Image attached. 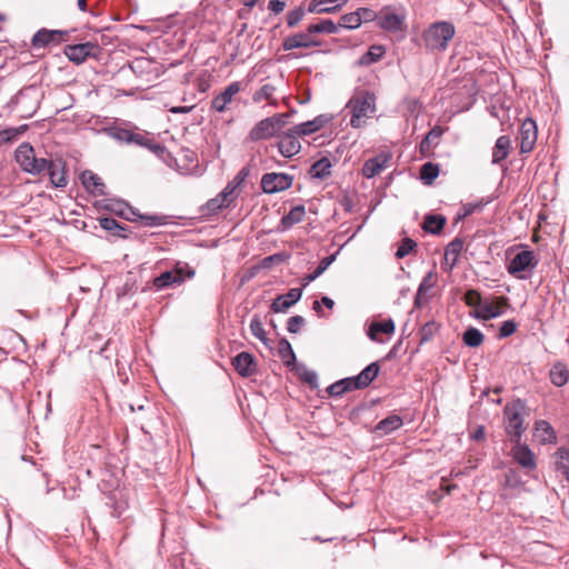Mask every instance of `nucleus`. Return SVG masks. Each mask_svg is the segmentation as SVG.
I'll use <instances>...</instances> for the list:
<instances>
[{
	"instance_id": "obj_1",
	"label": "nucleus",
	"mask_w": 569,
	"mask_h": 569,
	"mask_svg": "<svg viewBox=\"0 0 569 569\" xmlns=\"http://www.w3.org/2000/svg\"><path fill=\"white\" fill-rule=\"evenodd\" d=\"M346 110L351 114L350 126L361 128L376 111V97L369 91L357 92L346 104Z\"/></svg>"
},
{
	"instance_id": "obj_2",
	"label": "nucleus",
	"mask_w": 569,
	"mask_h": 569,
	"mask_svg": "<svg viewBox=\"0 0 569 569\" xmlns=\"http://www.w3.org/2000/svg\"><path fill=\"white\" fill-rule=\"evenodd\" d=\"M455 36V27L447 21L432 23L423 33L426 47L430 50H445Z\"/></svg>"
},
{
	"instance_id": "obj_3",
	"label": "nucleus",
	"mask_w": 569,
	"mask_h": 569,
	"mask_svg": "<svg viewBox=\"0 0 569 569\" xmlns=\"http://www.w3.org/2000/svg\"><path fill=\"white\" fill-rule=\"evenodd\" d=\"M14 157L24 172L38 176L47 170L48 160L46 158H38L34 149L29 143L20 144L14 152Z\"/></svg>"
},
{
	"instance_id": "obj_4",
	"label": "nucleus",
	"mask_w": 569,
	"mask_h": 569,
	"mask_svg": "<svg viewBox=\"0 0 569 569\" xmlns=\"http://www.w3.org/2000/svg\"><path fill=\"white\" fill-rule=\"evenodd\" d=\"M406 10L386 6L379 11L378 27L387 32H401L406 29Z\"/></svg>"
},
{
	"instance_id": "obj_5",
	"label": "nucleus",
	"mask_w": 569,
	"mask_h": 569,
	"mask_svg": "<svg viewBox=\"0 0 569 569\" xmlns=\"http://www.w3.org/2000/svg\"><path fill=\"white\" fill-rule=\"evenodd\" d=\"M538 264L535 252L532 250H521L507 264L508 272L518 278L527 279V271H531Z\"/></svg>"
},
{
	"instance_id": "obj_6",
	"label": "nucleus",
	"mask_w": 569,
	"mask_h": 569,
	"mask_svg": "<svg viewBox=\"0 0 569 569\" xmlns=\"http://www.w3.org/2000/svg\"><path fill=\"white\" fill-rule=\"evenodd\" d=\"M114 137L119 141L126 143H136L140 147L147 148L157 156H161L164 152V148L160 143L154 142L143 133L120 129L116 132Z\"/></svg>"
},
{
	"instance_id": "obj_7",
	"label": "nucleus",
	"mask_w": 569,
	"mask_h": 569,
	"mask_svg": "<svg viewBox=\"0 0 569 569\" xmlns=\"http://www.w3.org/2000/svg\"><path fill=\"white\" fill-rule=\"evenodd\" d=\"M379 373V366L376 362L367 366L358 376L341 379L346 392L368 387Z\"/></svg>"
},
{
	"instance_id": "obj_8",
	"label": "nucleus",
	"mask_w": 569,
	"mask_h": 569,
	"mask_svg": "<svg viewBox=\"0 0 569 569\" xmlns=\"http://www.w3.org/2000/svg\"><path fill=\"white\" fill-rule=\"evenodd\" d=\"M292 177L286 173H266L261 179V188L266 193H276L292 186Z\"/></svg>"
},
{
	"instance_id": "obj_9",
	"label": "nucleus",
	"mask_w": 569,
	"mask_h": 569,
	"mask_svg": "<svg viewBox=\"0 0 569 569\" xmlns=\"http://www.w3.org/2000/svg\"><path fill=\"white\" fill-rule=\"evenodd\" d=\"M506 416V431L509 436L516 438L515 441L518 442L522 432L525 431L523 419L520 415V411L516 406H507L505 408Z\"/></svg>"
},
{
	"instance_id": "obj_10",
	"label": "nucleus",
	"mask_w": 569,
	"mask_h": 569,
	"mask_svg": "<svg viewBox=\"0 0 569 569\" xmlns=\"http://www.w3.org/2000/svg\"><path fill=\"white\" fill-rule=\"evenodd\" d=\"M392 159L390 152L383 151L373 158L368 159L362 166L363 177L371 179L381 173L386 168L389 167V162Z\"/></svg>"
},
{
	"instance_id": "obj_11",
	"label": "nucleus",
	"mask_w": 569,
	"mask_h": 569,
	"mask_svg": "<svg viewBox=\"0 0 569 569\" xmlns=\"http://www.w3.org/2000/svg\"><path fill=\"white\" fill-rule=\"evenodd\" d=\"M508 305V299L505 297H496L492 300L483 301L480 309H477L475 317L479 319H492L502 315L503 309Z\"/></svg>"
},
{
	"instance_id": "obj_12",
	"label": "nucleus",
	"mask_w": 569,
	"mask_h": 569,
	"mask_svg": "<svg viewBox=\"0 0 569 569\" xmlns=\"http://www.w3.org/2000/svg\"><path fill=\"white\" fill-rule=\"evenodd\" d=\"M241 83L238 81L231 82L221 93L216 96L211 101V109L217 112H224L228 104L232 101L233 97L241 91Z\"/></svg>"
},
{
	"instance_id": "obj_13",
	"label": "nucleus",
	"mask_w": 569,
	"mask_h": 569,
	"mask_svg": "<svg viewBox=\"0 0 569 569\" xmlns=\"http://www.w3.org/2000/svg\"><path fill=\"white\" fill-rule=\"evenodd\" d=\"M537 141V126L532 119H526L520 127V151L530 152Z\"/></svg>"
},
{
	"instance_id": "obj_14",
	"label": "nucleus",
	"mask_w": 569,
	"mask_h": 569,
	"mask_svg": "<svg viewBox=\"0 0 569 569\" xmlns=\"http://www.w3.org/2000/svg\"><path fill=\"white\" fill-rule=\"evenodd\" d=\"M232 366L241 377H251L258 371L253 356L246 351L240 352L232 359Z\"/></svg>"
},
{
	"instance_id": "obj_15",
	"label": "nucleus",
	"mask_w": 569,
	"mask_h": 569,
	"mask_svg": "<svg viewBox=\"0 0 569 569\" xmlns=\"http://www.w3.org/2000/svg\"><path fill=\"white\" fill-rule=\"evenodd\" d=\"M298 137L299 134H296L292 128L280 137L278 149L283 157L291 158L300 151L301 144Z\"/></svg>"
},
{
	"instance_id": "obj_16",
	"label": "nucleus",
	"mask_w": 569,
	"mask_h": 569,
	"mask_svg": "<svg viewBox=\"0 0 569 569\" xmlns=\"http://www.w3.org/2000/svg\"><path fill=\"white\" fill-rule=\"evenodd\" d=\"M302 290L299 288L290 289L286 295L278 296L271 305V309L274 312H284L291 306L300 300Z\"/></svg>"
},
{
	"instance_id": "obj_17",
	"label": "nucleus",
	"mask_w": 569,
	"mask_h": 569,
	"mask_svg": "<svg viewBox=\"0 0 569 569\" xmlns=\"http://www.w3.org/2000/svg\"><path fill=\"white\" fill-rule=\"evenodd\" d=\"M64 162L61 159L48 160L47 172L51 183L57 188L66 187L68 183L64 170Z\"/></svg>"
},
{
	"instance_id": "obj_18",
	"label": "nucleus",
	"mask_w": 569,
	"mask_h": 569,
	"mask_svg": "<svg viewBox=\"0 0 569 569\" xmlns=\"http://www.w3.org/2000/svg\"><path fill=\"white\" fill-rule=\"evenodd\" d=\"M277 133L274 130V123L269 118L259 121L249 132V139L251 141H260L269 139Z\"/></svg>"
},
{
	"instance_id": "obj_19",
	"label": "nucleus",
	"mask_w": 569,
	"mask_h": 569,
	"mask_svg": "<svg viewBox=\"0 0 569 569\" xmlns=\"http://www.w3.org/2000/svg\"><path fill=\"white\" fill-rule=\"evenodd\" d=\"M512 457L523 468H536V459L533 452L526 445H521L519 441L516 442L515 447L512 448Z\"/></svg>"
},
{
	"instance_id": "obj_20",
	"label": "nucleus",
	"mask_w": 569,
	"mask_h": 569,
	"mask_svg": "<svg viewBox=\"0 0 569 569\" xmlns=\"http://www.w3.org/2000/svg\"><path fill=\"white\" fill-rule=\"evenodd\" d=\"M348 0H311L308 6L310 13H331L341 8Z\"/></svg>"
},
{
	"instance_id": "obj_21",
	"label": "nucleus",
	"mask_w": 569,
	"mask_h": 569,
	"mask_svg": "<svg viewBox=\"0 0 569 569\" xmlns=\"http://www.w3.org/2000/svg\"><path fill=\"white\" fill-rule=\"evenodd\" d=\"M311 33H297L293 36H290L284 39L283 41V49L284 50H292L297 48H310L318 46V42L315 41L311 37Z\"/></svg>"
},
{
	"instance_id": "obj_22",
	"label": "nucleus",
	"mask_w": 569,
	"mask_h": 569,
	"mask_svg": "<svg viewBox=\"0 0 569 569\" xmlns=\"http://www.w3.org/2000/svg\"><path fill=\"white\" fill-rule=\"evenodd\" d=\"M329 118L327 116L321 114L315 118L313 120L297 124L292 127V129L293 132H296V134L306 136L320 130L322 127L327 124Z\"/></svg>"
},
{
	"instance_id": "obj_23",
	"label": "nucleus",
	"mask_w": 569,
	"mask_h": 569,
	"mask_svg": "<svg viewBox=\"0 0 569 569\" xmlns=\"http://www.w3.org/2000/svg\"><path fill=\"white\" fill-rule=\"evenodd\" d=\"M62 32L57 30H39L32 38L34 48L46 47L50 43H58L61 40Z\"/></svg>"
},
{
	"instance_id": "obj_24",
	"label": "nucleus",
	"mask_w": 569,
	"mask_h": 569,
	"mask_svg": "<svg viewBox=\"0 0 569 569\" xmlns=\"http://www.w3.org/2000/svg\"><path fill=\"white\" fill-rule=\"evenodd\" d=\"M535 437L541 443H553L557 440L553 428L546 420H538L535 423Z\"/></svg>"
},
{
	"instance_id": "obj_25",
	"label": "nucleus",
	"mask_w": 569,
	"mask_h": 569,
	"mask_svg": "<svg viewBox=\"0 0 569 569\" xmlns=\"http://www.w3.org/2000/svg\"><path fill=\"white\" fill-rule=\"evenodd\" d=\"M92 48L93 46L89 42L68 46L66 48V56L69 58L70 61L81 63L90 54Z\"/></svg>"
},
{
	"instance_id": "obj_26",
	"label": "nucleus",
	"mask_w": 569,
	"mask_h": 569,
	"mask_svg": "<svg viewBox=\"0 0 569 569\" xmlns=\"http://www.w3.org/2000/svg\"><path fill=\"white\" fill-rule=\"evenodd\" d=\"M511 140L508 136H501L497 139L492 149V163L497 164L505 160L510 152Z\"/></svg>"
},
{
	"instance_id": "obj_27",
	"label": "nucleus",
	"mask_w": 569,
	"mask_h": 569,
	"mask_svg": "<svg viewBox=\"0 0 569 569\" xmlns=\"http://www.w3.org/2000/svg\"><path fill=\"white\" fill-rule=\"evenodd\" d=\"M81 181H82V184L84 186V188L89 192L94 193V194H103L104 193V191H103L104 184L101 181V178L98 177L92 171L87 170V171L82 172Z\"/></svg>"
},
{
	"instance_id": "obj_28",
	"label": "nucleus",
	"mask_w": 569,
	"mask_h": 569,
	"mask_svg": "<svg viewBox=\"0 0 569 569\" xmlns=\"http://www.w3.org/2000/svg\"><path fill=\"white\" fill-rule=\"evenodd\" d=\"M181 271V269H177L174 271H166L161 273L153 280L154 287L158 289H162L171 284H180L181 282H183Z\"/></svg>"
},
{
	"instance_id": "obj_29",
	"label": "nucleus",
	"mask_w": 569,
	"mask_h": 569,
	"mask_svg": "<svg viewBox=\"0 0 569 569\" xmlns=\"http://www.w3.org/2000/svg\"><path fill=\"white\" fill-rule=\"evenodd\" d=\"M395 332V323L392 319L383 321H375L370 325L368 337L373 341H379L378 333L392 335Z\"/></svg>"
},
{
	"instance_id": "obj_30",
	"label": "nucleus",
	"mask_w": 569,
	"mask_h": 569,
	"mask_svg": "<svg viewBox=\"0 0 569 569\" xmlns=\"http://www.w3.org/2000/svg\"><path fill=\"white\" fill-rule=\"evenodd\" d=\"M549 378L556 387L565 386L569 379L567 366L560 361L555 362L550 369Z\"/></svg>"
},
{
	"instance_id": "obj_31",
	"label": "nucleus",
	"mask_w": 569,
	"mask_h": 569,
	"mask_svg": "<svg viewBox=\"0 0 569 569\" xmlns=\"http://www.w3.org/2000/svg\"><path fill=\"white\" fill-rule=\"evenodd\" d=\"M463 249V241L461 239H453L446 247L445 250V263L452 269L458 261V257Z\"/></svg>"
},
{
	"instance_id": "obj_32",
	"label": "nucleus",
	"mask_w": 569,
	"mask_h": 569,
	"mask_svg": "<svg viewBox=\"0 0 569 569\" xmlns=\"http://www.w3.org/2000/svg\"><path fill=\"white\" fill-rule=\"evenodd\" d=\"M446 218L440 214H428L423 220V229L430 233H439L446 224Z\"/></svg>"
},
{
	"instance_id": "obj_33",
	"label": "nucleus",
	"mask_w": 569,
	"mask_h": 569,
	"mask_svg": "<svg viewBox=\"0 0 569 569\" xmlns=\"http://www.w3.org/2000/svg\"><path fill=\"white\" fill-rule=\"evenodd\" d=\"M331 173V162L328 158H321L310 168V174L316 179H325Z\"/></svg>"
},
{
	"instance_id": "obj_34",
	"label": "nucleus",
	"mask_w": 569,
	"mask_h": 569,
	"mask_svg": "<svg viewBox=\"0 0 569 569\" xmlns=\"http://www.w3.org/2000/svg\"><path fill=\"white\" fill-rule=\"evenodd\" d=\"M556 468L563 476H569V448L560 447L555 452Z\"/></svg>"
},
{
	"instance_id": "obj_35",
	"label": "nucleus",
	"mask_w": 569,
	"mask_h": 569,
	"mask_svg": "<svg viewBox=\"0 0 569 569\" xmlns=\"http://www.w3.org/2000/svg\"><path fill=\"white\" fill-rule=\"evenodd\" d=\"M462 341L470 348H477L482 345L483 335L479 329L470 327L463 332Z\"/></svg>"
},
{
	"instance_id": "obj_36",
	"label": "nucleus",
	"mask_w": 569,
	"mask_h": 569,
	"mask_svg": "<svg viewBox=\"0 0 569 569\" xmlns=\"http://www.w3.org/2000/svg\"><path fill=\"white\" fill-rule=\"evenodd\" d=\"M306 214V210L303 206L293 207L283 218L281 219V223L284 228H290L293 224L300 222Z\"/></svg>"
},
{
	"instance_id": "obj_37",
	"label": "nucleus",
	"mask_w": 569,
	"mask_h": 569,
	"mask_svg": "<svg viewBox=\"0 0 569 569\" xmlns=\"http://www.w3.org/2000/svg\"><path fill=\"white\" fill-rule=\"evenodd\" d=\"M309 33H337L338 26L332 20H321L318 23L310 24L307 29Z\"/></svg>"
},
{
	"instance_id": "obj_38",
	"label": "nucleus",
	"mask_w": 569,
	"mask_h": 569,
	"mask_svg": "<svg viewBox=\"0 0 569 569\" xmlns=\"http://www.w3.org/2000/svg\"><path fill=\"white\" fill-rule=\"evenodd\" d=\"M402 426V419L399 417V416H390V417H387L386 419L381 420L376 429L378 431H381L382 433H389L393 430H397L398 428H400Z\"/></svg>"
},
{
	"instance_id": "obj_39",
	"label": "nucleus",
	"mask_w": 569,
	"mask_h": 569,
	"mask_svg": "<svg viewBox=\"0 0 569 569\" xmlns=\"http://www.w3.org/2000/svg\"><path fill=\"white\" fill-rule=\"evenodd\" d=\"M333 260H335V256H329V257L323 258L320 261V263L317 267V269H315L313 272L307 274L303 278V286H308L310 282H312L318 277H320L328 269V267L333 262Z\"/></svg>"
},
{
	"instance_id": "obj_40",
	"label": "nucleus",
	"mask_w": 569,
	"mask_h": 569,
	"mask_svg": "<svg viewBox=\"0 0 569 569\" xmlns=\"http://www.w3.org/2000/svg\"><path fill=\"white\" fill-rule=\"evenodd\" d=\"M486 204H487V201H485L482 199L478 200V201H475V202L465 203V204H462V207L460 208L459 212L457 213V219L458 220L465 219L468 216L482 210V208Z\"/></svg>"
},
{
	"instance_id": "obj_41",
	"label": "nucleus",
	"mask_w": 569,
	"mask_h": 569,
	"mask_svg": "<svg viewBox=\"0 0 569 569\" xmlns=\"http://www.w3.org/2000/svg\"><path fill=\"white\" fill-rule=\"evenodd\" d=\"M338 26V30L340 28L345 29H357L361 26V18L358 16V12L346 13L340 18Z\"/></svg>"
},
{
	"instance_id": "obj_42",
	"label": "nucleus",
	"mask_w": 569,
	"mask_h": 569,
	"mask_svg": "<svg viewBox=\"0 0 569 569\" xmlns=\"http://www.w3.org/2000/svg\"><path fill=\"white\" fill-rule=\"evenodd\" d=\"M439 176V167L432 162H426L421 166L420 178L428 184Z\"/></svg>"
},
{
	"instance_id": "obj_43",
	"label": "nucleus",
	"mask_w": 569,
	"mask_h": 569,
	"mask_svg": "<svg viewBox=\"0 0 569 569\" xmlns=\"http://www.w3.org/2000/svg\"><path fill=\"white\" fill-rule=\"evenodd\" d=\"M278 351H279L280 358L287 366H290L296 360V356L292 350V347L287 339L280 340Z\"/></svg>"
},
{
	"instance_id": "obj_44",
	"label": "nucleus",
	"mask_w": 569,
	"mask_h": 569,
	"mask_svg": "<svg viewBox=\"0 0 569 569\" xmlns=\"http://www.w3.org/2000/svg\"><path fill=\"white\" fill-rule=\"evenodd\" d=\"M276 88L271 84L262 86L258 91L253 94V101L260 102L262 100H268L270 103H273L272 98L274 94Z\"/></svg>"
},
{
	"instance_id": "obj_45",
	"label": "nucleus",
	"mask_w": 569,
	"mask_h": 569,
	"mask_svg": "<svg viewBox=\"0 0 569 569\" xmlns=\"http://www.w3.org/2000/svg\"><path fill=\"white\" fill-rule=\"evenodd\" d=\"M385 54L382 46H372L367 54L362 58V63H372L378 61Z\"/></svg>"
},
{
	"instance_id": "obj_46",
	"label": "nucleus",
	"mask_w": 569,
	"mask_h": 569,
	"mask_svg": "<svg viewBox=\"0 0 569 569\" xmlns=\"http://www.w3.org/2000/svg\"><path fill=\"white\" fill-rule=\"evenodd\" d=\"M250 330H251V333L257 338L259 339L260 341H262L263 343L267 342V337H266V331L263 329V326H262V322L260 321V319L258 317H254L252 320H251V323H250Z\"/></svg>"
},
{
	"instance_id": "obj_47",
	"label": "nucleus",
	"mask_w": 569,
	"mask_h": 569,
	"mask_svg": "<svg viewBox=\"0 0 569 569\" xmlns=\"http://www.w3.org/2000/svg\"><path fill=\"white\" fill-rule=\"evenodd\" d=\"M100 226L104 230L110 231V232H112L114 234H119V236H120V231L124 230V228L121 227L117 222V220H114L113 218H102V219H100Z\"/></svg>"
},
{
	"instance_id": "obj_48",
	"label": "nucleus",
	"mask_w": 569,
	"mask_h": 569,
	"mask_svg": "<svg viewBox=\"0 0 569 569\" xmlns=\"http://www.w3.org/2000/svg\"><path fill=\"white\" fill-rule=\"evenodd\" d=\"M415 247H416V242L412 239H410V238L403 239L401 241V244L397 249L396 257L399 259L405 258L407 254H409L413 250Z\"/></svg>"
},
{
	"instance_id": "obj_49",
	"label": "nucleus",
	"mask_w": 569,
	"mask_h": 569,
	"mask_svg": "<svg viewBox=\"0 0 569 569\" xmlns=\"http://www.w3.org/2000/svg\"><path fill=\"white\" fill-rule=\"evenodd\" d=\"M24 130H26V126L2 130V131H0V140L3 142L12 141L18 136H20Z\"/></svg>"
},
{
	"instance_id": "obj_50",
	"label": "nucleus",
	"mask_w": 569,
	"mask_h": 569,
	"mask_svg": "<svg viewBox=\"0 0 569 569\" xmlns=\"http://www.w3.org/2000/svg\"><path fill=\"white\" fill-rule=\"evenodd\" d=\"M465 301L468 306L477 307V309L481 308L482 299L481 295L477 290H468L465 295Z\"/></svg>"
},
{
	"instance_id": "obj_51",
	"label": "nucleus",
	"mask_w": 569,
	"mask_h": 569,
	"mask_svg": "<svg viewBox=\"0 0 569 569\" xmlns=\"http://www.w3.org/2000/svg\"><path fill=\"white\" fill-rule=\"evenodd\" d=\"M358 12V16H360L361 18V23L362 22H371V21H379V12H376L373 11L372 9H369V8H359L357 10Z\"/></svg>"
},
{
	"instance_id": "obj_52",
	"label": "nucleus",
	"mask_w": 569,
	"mask_h": 569,
	"mask_svg": "<svg viewBox=\"0 0 569 569\" xmlns=\"http://www.w3.org/2000/svg\"><path fill=\"white\" fill-rule=\"evenodd\" d=\"M230 203H231V202H230V201H228V199H224V198H223L222 196H220V193H219L216 198H213V199L209 200V202H208V204H207V206H208V209H209L210 211H217V210H220V209H222V208H227V207H229V206H230Z\"/></svg>"
},
{
	"instance_id": "obj_53",
	"label": "nucleus",
	"mask_w": 569,
	"mask_h": 569,
	"mask_svg": "<svg viewBox=\"0 0 569 569\" xmlns=\"http://www.w3.org/2000/svg\"><path fill=\"white\" fill-rule=\"evenodd\" d=\"M517 330V323L513 320L503 321L499 329V337L506 338L515 333Z\"/></svg>"
},
{
	"instance_id": "obj_54",
	"label": "nucleus",
	"mask_w": 569,
	"mask_h": 569,
	"mask_svg": "<svg viewBox=\"0 0 569 569\" xmlns=\"http://www.w3.org/2000/svg\"><path fill=\"white\" fill-rule=\"evenodd\" d=\"M305 325V318L301 316H293L288 320L287 329L291 333H297L300 331L301 327Z\"/></svg>"
},
{
	"instance_id": "obj_55",
	"label": "nucleus",
	"mask_w": 569,
	"mask_h": 569,
	"mask_svg": "<svg viewBox=\"0 0 569 569\" xmlns=\"http://www.w3.org/2000/svg\"><path fill=\"white\" fill-rule=\"evenodd\" d=\"M305 11L302 8H297L288 13L287 23L289 27L297 26L303 18Z\"/></svg>"
},
{
	"instance_id": "obj_56",
	"label": "nucleus",
	"mask_w": 569,
	"mask_h": 569,
	"mask_svg": "<svg viewBox=\"0 0 569 569\" xmlns=\"http://www.w3.org/2000/svg\"><path fill=\"white\" fill-rule=\"evenodd\" d=\"M239 181L237 183H229L221 192L220 196H222L224 199H228V201L232 202L236 198L234 191L237 189V186L241 182L243 177H238Z\"/></svg>"
},
{
	"instance_id": "obj_57",
	"label": "nucleus",
	"mask_w": 569,
	"mask_h": 569,
	"mask_svg": "<svg viewBox=\"0 0 569 569\" xmlns=\"http://www.w3.org/2000/svg\"><path fill=\"white\" fill-rule=\"evenodd\" d=\"M343 383L345 382H341V381H337V382L332 383L328 388V392L331 396H341V395H343L346 392V387H343Z\"/></svg>"
},
{
	"instance_id": "obj_58",
	"label": "nucleus",
	"mask_w": 569,
	"mask_h": 569,
	"mask_svg": "<svg viewBox=\"0 0 569 569\" xmlns=\"http://www.w3.org/2000/svg\"><path fill=\"white\" fill-rule=\"evenodd\" d=\"M271 121L274 123V130L278 132L286 123H287V116L286 114H276L272 117H269Z\"/></svg>"
},
{
	"instance_id": "obj_59",
	"label": "nucleus",
	"mask_w": 569,
	"mask_h": 569,
	"mask_svg": "<svg viewBox=\"0 0 569 569\" xmlns=\"http://www.w3.org/2000/svg\"><path fill=\"white\" fill-rule=\"evenodd\" d=\"M284 2L280 0H271L269 2V9L274 13H280L284 9Z\"/></svg>"
},
{
	"instance_id": "obj_60",
	"label": "nucleus",
	"mask_w": 569,
	"mask_h": 569,
	"mask_svg": "<svg viewBox=\"0 0 569 569\" xmlns=\"http://www.w3.org/2000/svg\"><path fill=\"white\" fill-rule=\"evenodd\" d=\"M443 133V130L441 127H435L432 128L428 133L427 137L431 141L438 140Z\"/></svg>"
},
{
	"instance_id": "obj_61",
	"label": "nucleus",
	"mask_w": 569,
	"mask_h": 569,
	"mask_svg": "<svg viewBox=\"0 0 569 569\" xmlns=\"http://www.w3.org/2000/svg\"><path fill=\"white\" fill-rule=\"evenodd\" d=\"M191 110V107H173L170 109L172 113H186Z\"/></svg>"
},
{
	"instance_id": "obj_62",
	"label": "nucleus",
	"mask_w": 569,
	"mask_h": 569,
	"mask_svg": "<svg viewBox=\"0 0 569 569\" xmlns=\"http://www.w3.org/2000/svg\"><path fill=\"white\" fill-rule=\"evenodd\" d=\"M431 142L432 141L430 139H428V137L426 136L420 146L421 151L429 150L431 147Z\"/></svg>"
},
{
	"instance_id": "obj_63",
	"label": "nucleus",
	"mask_w": 569,
	"mask_h": 569,
	"mask_svg": "<svg viewBox=\"0 0 569 569\" xmlns=\"http://www.w3.org/2000/svg\"><path fill=\"white\" fill-rule=\"evenodd\" d=\"M321 302L329 309H332L335 306V301L329 297H322Z\"/></svg>"
},
{
	"instance_id": "obj_64",
	"label": "nucleus",
	"mask_w": 569,
	"mask_h": 569,
	"mask_svg": "<svg viewBox=\"0 0 569 569\" xmlns=\"http://www.w3.org/2000/svg\"><path fill=\"white\" fill-rule=\"evenodd\" d=\"M305 380L309 383H313L317 381V375L315 372H307L305 375Z\"/></svg>"
}]
</instances>
